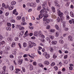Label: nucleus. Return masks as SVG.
<instances>
[{
    "mask_svg": "<svg viewBox=\"0 0 74 74\" xmlns=\"http://www.w3.org/2000/svg\"><path fill=\"white\" fill-rule=\"evenodd\" d=\"M49 37L51 39V40H53L54 39V36L52 35H49Z\"/></svg>",
    "mask_w": 74,
    "mask_h": 74,
    "instance_id": "obj_24",
    "label": "nucleus"
},
{
    "mask_svg": "<svg viewBox=\"0 0 74 74\" xmlns=\"http://www.w3.org/2000/svg\"><path fill=\"white\" fill-rule=\"evenodd\" d=\"M21 26L20 25H16V28H18V27H20Z\"/></svg>",
    "mask_w": 74,
    "mask_h": 74,
    "instance_id": "obj_57",
    "label": "nucleus"
},
{
    "mask_svg": "<svg viewBox=\"0 0 74 74\" xmlns=\"http://www.w3.org/2000/svg\"><path fill=\"white\" fill-rule=\"evenodd\" d=\"M43 55L45 56L46 59H49V54H47V52H45L43 53Z\"/></svg>",
    "mask_w": 74,
    "mask_h": 74,
    "instance_id": "obj_6",
    "label": "nucleus"
},
{
    "mask_svg": "<svg viewBox=\"0 0 74 74\" xmlns=\"http://www.w3.org/2000/svg\"><path fill=\"white\" fill-rule=\"evenodd\" d=\"M54 3L55 4H58V0H55L54 1Z\"/></svg>",
    "mask_w": 74,
    "mask_h": 74,
    "instance_id": "obj_47",
    "label": "nucleus"
},
{
    "mask_svg": "<svg viewBox=\"0 0 74 74\" xmlns=\"http://www.w3.org/2000/svg\"><path fill=\"white\" fill-rule=\"evenodd\" d=\"M7 25L8 26H11V24L10 23H7Z\"/></svg>",
    "mask_w": 74,
    "mask_h": 74,
    "instance_id": "obj_43",
    "label": "nucleus"
},
{
    "mask_svg": "<svg viewBox=\"0 0 74 74\" xmlns=\"http://www.w3.org/2000/svg\"><path fill=\"white\" fill-rule=\"evenodd\" d=\"M5 15L6 16H8L9 15V13L8 12H7L5 13Z\"/></svg>",
    "mask_w": 74,
    "mask_h": 74,
    "instance_id": "obj_62",
    "label": "nucleus"
},
{
    "mask_svg": "<svg viewBox=\"0 0 74 74\" xmlns=\"http://www.w3.org/2000/svg\"><path fill=\"white\" fill-rule=\"evenodd\" d=\"M49 28H50V25H48L46 27L47 29H49Z\"/></svg>",
    "mask_w": 74,
    "mask_h": 74,
    "instance_id": "obj_59",
    "label": "nucleus"
},
{
    "mask_svg": "<svg viewBox=\"0 0 74 74\" xmlns=\"http://www.w3.org/2000/svg\"><path fill=\"white\" fill-rule=\"evenodd\" d=\"M54 69L55 70H56V71L57 70H58V68L56 66L54 67Z\"/></svg>",
    "mask_w": 74,
    "mask_h": 74,
    "instance_id": "obj_35",
    "label": "nucleus"
},
{
    "mask_svg": "<svg viewBox=\"0 0 74 74\" xmlns=\"http://www.w3.org/2000/svg\"><path fill=\"white\" fill-rule=\"evenodd\" d=\"M68 40L69 41H73V37L70 36H69Z\"/></svg>",
    "mask_w": 74,
    "mask_h": 74,
    "instance_id": "obj_10",
    "label": "nucleus"
},
{
    "mask_svg": "<svg viewBox=\"0 0 74 74\" xmlns=\"http://www.w3.org/2000/svg\"><path fill=\"white\" fill-rule=\"evenodd\" d=\"M24 32H25V31H22L20 32V34L21 35H23L24 34Z\"/></svg>",
    "mask_w": 74,
    "mask_h": 74,
    "instance_id": "obj_34",
    "label": "nucleus"
},
{
    "mask_svg": "<svg viewBox=\"0 0 74 74\" xmlns=\"http://www.w3.org/2000/svg\"><path fill=\"white\" fill-rule=\"evenodd\" d=\"M36 64H37L36 63V62H33V64L34 66H36Z\"/></svg>",
    "mask_w": 74,
    "mask_h": 74,
    "instance_id": "obj_63",
    "label": "nucleus"
},
{
    "mask_svg": "<svg viewBox=\"0 0 74 74\" xmlns=\"http://www.w3.org/2000/svg\"><path fill=\"white\" fill-rule=\"evenodd\" d=\"M49 49L51 52H53V48H52V47H50Z\"/></svg>",
    "mask_w": 74,
    "mask_h": 74,
    "instance_id": "obj_39",
    "label": "nucleus"
},
{
    "mask_svg": "<svg viewBox=\"0 0 74 74\" xmlns=\"http://www.w3.org/2000/svg\"><path fill=\"white\" fill-rule=\"evenodd\" d=\"M15 41H18L19 40V38L18 37H16L14 39Z\"/></svg>",
    "mask_w": 74,
    "mask_h": 74,
    "instance_id": "obj_38",
    "label": "nucleus"
},
{
    "mask_svg": "<svg viewBox=\"0 0 74 74\" xmlns=\"http://www.w3.org/2000/svg\"><path fill=\"white\" fill-rule=\"evenodd\" d=\"M29 28L30 29H34V27H32V26H30L29 27Z\"/></svg>",
    "mask_w": 74,
    "mask_h": 74,
    "instance_id": "obj_61",
    "label": "nucleus"
},
{
    "mask_svg": "<svg viewBox=\"0 0 74 74\" xmlns=\"http://www.w3.org/2000/svg\"><path fill=\"white\" fill-rule=\"evenodd\" d=\"M46 22H45L44 23V26H47V23H47V21H45Z\"/></svg>",
    "mask_w": 74,
    "mask_h": 74,
    "instance_id": "obj_51",
    "label": "nucleus"
},
{
    "mask_svg": "<svg viewBox=\"0 0 74 74\" xmlns=\"http://www.w3.org/2000/svg\"><path fill=\"white\" fill-rule=\"evenodd\" d=\"M47 1L43 3V4L42 5L43 8L44 10L42 9L41 10L40 12L41 13H43L44 12V11H46V13H47V12L46 11V8H47Z\"/></svg>",
    "mask_w": 74,
    "mask_h": 74,
    "instance_id": "obj_1",
    "label": "nucleus"
},
{
    "mask_svg": "<svg viewBox=\"0 0 74 74\" xmlns=\"http://www.w3.org/2000/svg\"><path fill=\"white\" fill-rule=\"evenodd\" d=\"M59 42L60 43V44H63L64 42H63V40H59Z\"/></svg>",
    "mask_w": 74,
    "mask_h": 74,
    "instance_id": "obj_32",
    "label": "nucleus"
},
{
    "mask_svg": "<svg viewBox=\"0 0 74 74\" xmlns=\"http://www.w3.org/2000/svg\"><path fill=\"white\" fill-rule=\"evenodd\" d=\"M40 33V31L39 32H35L34 33V36H38V35L39 34V33Z\"/></svg>",
    "mask_w": 74,
    "mask_h": 74,
    "instance_id": "obj_12",
    "label": "nucleus"
},
{
    "mask_svg": "<svg viewBox=\"0 0 74 74\" xmlns=\"http://www.w3.org/2000/svg\"><path fill=\"white\" fill-rule=\"evenodd\" d=\"M68 62H69L68 60H65L64 61V63L66 64L68 63Z\"/></svg>",
    "mask_w": 74,
    "mask_h": 74,
    "instance_id": "obj_46",
    "label": "nucleus"
},
{
    "mask_svg": "<svg viewBox=\"0 0 74 74\" xmlns=\"http://www.w3.org/2000/svg\"><path fill=\"white\" fill-rule=\"evenodd\" d=\"M22 61H20L18 62V64H19L20 65L21 64H22Z\"/></svg>",
    "mask_w": 74,
    "mask_h": 74,
    "instance_id": "obj_55",
    "label": "nucleus"
},
{
    "mask_svg": "<svg viewBox=\"0 0 74 74\" xmlns=\"http://www.w3.org/2000/svg\"><path fill=\"white\" fill-rule=\"evenodd\" d=\"M2 7H5V4L4 3H2Z\"/></svg>",
    "mask_w": 74,
    "mask_h": 74,
    "instance_id": "obj_50",
    "label": "nucleus"
},
{
    "mask_svg": "<svg viewBox=\"0 0 74 74\" xmlns=\"http://www.w3.org/2000/svg\"><path fill=\"white\" fill-rule=\"evenodd\" d=\"M10 58H14V56L12 55H11L10 56Z\"/></svg>",
    "mask_w": 74,
    "mask_h": 74,
    "instance_id": "obj_58",
    "label": "nucleus"
},
{
    "mask_svg": "<svg viewBox=\"0 0 74 74\" xmlns=\"http://www.w3.org/2000/svg\"><path fill=\"white\" fill-rule=\"evenodd\" d=\"M19 29L20 30H23L25 29V28L23 27H21V26L19 27Z\"/></svg>",
    "mask_w": 74,
    "mask_h": 74,
    "instance_id": "obj_28",
    "label": "nucleus"
},
{
    "mask_svg": "<svg viewBox=\"0 0 74 74\" xmlns=\"http://www.w3.org/2000/svg\"><path fill=\"white\" fill-rule=\"evenodd\" d=\"M6 30L8 31V30H9V31H11V28L10 27H7L6 28Z\"/></svg>",
    "mask_w": 74,
    "mask_h": 74,
    "instance_id": "obj_31",
    "label": "nucleus"
},
{
    "mask_svg": "<svg viewBox=\"0 0 74 74\" xmlns=\"http://www.w3.org/2000/svg\"><path fill=\"white\" fill-rule=\"evenodd\" d=\"M51 32H52V33H54V32H55V29H51L50 30Z\"/></svg>",
    "mask_w": 74,
    "mask_h": 74,
    "instance_id": "obj_45",
    "label": "nucleus"
},
{
    "mask_svg": "<svg viewBox=\"0 0 74 74\" xmlns=\"http://www.w3.org/2000/svg\"><path fill=\"white\" fill-rule=\"evenodd\" d=\"M49 63V62L48 61H45L44 62V64L45 65H46L47 66V65H48Z\"/></svg>",
    "mask_w": 74,
    "mask_h": 74,
    "instance_id": "obj_23",
    "label": "nucleus"
},
{
    "mask_svg": "<svg viewBox=\"0 0 74 74\" xmlns=\"http://www.w3.org/2000/svg\"><path fill=\"white\" fill-rule=\"evenodd\" d=\"M47 9L48 11L49 12H50V14H52L53 13V12H51L50 10H49V7H47Z\"/></svg>",
    "mask_w": 74,
    "mask_h": 74,
    "instance_id": "obj_18",
    "label": "nucleus"
},
{
    "mask_svg": "<svg viewBox=\"0 0 74 74\" xmlns=\"http://www.w3.org/2000/svg\"><path fill=\"white\" fill-rule=\"evenodd\" d=\"M48 17V15L46 14L43 16V21L46 22L47 23H49L50 21H52L51 19H47V18Z\"/></svg>",
    "mask_w": 74,
    "mask_h": 74,
    "instance_id": "obj_2",
    "label": "nucleus"
},
{
    "mask_svg": "<svg viewBox=\"0 0 74 74\" xmlns=\"http://www.w3.org/2000/svg\"><path fill=\"white\" fill-rule=\"evenodd\" d=\"M64 30L65 31H68V30H69V28L67 27L64 28Z\"/></svg>",
    "mask_w": 74,
    "mask_h": 74,
    "instance_id": "obj_41",
    "label": "nucleus"
},
{
    "mask_svg": "<svg viewBox=\"0 0 74 74\" xmlns=\"http://www.w3.org/2000/svg\"><path fill=\"white\" fill-rule=\"evenodd\" d=\"M52 11L54 12H55V9L54 8H52Z\"/></svg>",
    "mask_w": 74,
    "mask_h": 74,
    "instance_id": "obj_42",
    "label": "nucleus"
},
{
    "mask_svg": "<svg viewBox=\"0 0 74 74\" xmlns=\"http://www.w3.org/2000/svg\"><path fill=\"white\" fill-rule=\"evenodd\" d=\"M14 53H13V54L15 55L16 54V51H14L13 52Z\"/></svg>",
    "mask_w": 74,
    "mask_h": 74,
    "instance_id": "obj_64",
    "label": "nucleus"
},
{
    "mask_svg": "<svg viewBox=\"0 0 74 74\" xmlns=\"http://www.w3.org/2000/svg\"><path fill=\"white\" fill-rule=\"evenodd\" d=\"M39 18H42L43 17V14L42 13H41L40 14L39 16Z\"/></svg>",
    "mask_w": 74,
    "mask_h": 74,
    "instance_id": "obj_17",
    "label": "nucleus"
},
{
    "mask_svg": "<svg viewBox=\"0 0 74 74\" xmlns=\"http://www.w3.org/2000/svg\"><path fill=\"white\" fill-rule=\"evenodd\" d=\"M65 15H67L69 14V12H68V11H65Z\"/></svg>",
    "mask_w": 74,
    "mask_h": 74,
    "instance_id": "obj_52",
    "label": "nucleus"
},
{
    "mask_svg": "<svg viewBox=\"0 0 74 74\" xmlns=\"http://www.w3.org/2000/svg\"><path fill=\"white\" fill-rule=\"evenodd\" d=\"M4 54H7V53H8V51L5 50L4 52Z\"/></svg>",
    "mask_w": 74,
    "mask_h": 74,
    "instance_id": "obj_48",
    "label": "nucleus"
},
{
    "mask_svg": "<svg viewBox=\"0 0 74 74\" xmlns=\"http://www.w3.org/2000/svg\"><path fill=\"white\" fill-rule=\"evenodd\" d=\"M64 21V17H63V16L60 17V21H61V22H63Z\"/></svg>",
    "mask_w": 74,
    "mask_h": 74,
    "instance_id": "obj_14",
    "label": "nucleus"
},
{
    "mask_svg": "<svg viewBox=\"0 0 74 74\" xmlns=\"http://www.w3.org/2000/svg\"><path fill=\"white\" fill-rule=\"evenodd\" d=\"M67 56H68L67 55H65L64 57V59H67Z\"/></svg>",
    "mask_w": 74,
    "mask_h": 74,
    "instance_id": "obj_60",
    "label": "nucleus"
},
{
    "mask_svg": "<svg viewBox=\"0 0 74 74\" xmlns=\"http://www.w3.org/2000/svg\"><path fill=\"white\" fill-rule=\"evenodd\" d=\"M8 40L9 41L11 42L12 40V38H8Z\"/></svg>",
    "mask_w": 74,
    "mask_h": 74,
    "instance_id": "obj_37",
    "label": "nucleus"
},
{
    "mask_svg": "<svg viewBox=\"0 0 74 74\" xmlns=\"http://www.w3.org/2000/svg\"><path fill=\"white\" fill-rule=\"evenodd\" d=\"M70 14L71 16V17H72V18H74V13H73V12H70Z\"/></svg>",
    "mask_w": 74,
    "mask_h": 74,
    "instance_id": "obj_22",
    "label": "nucleus"
},
{
    "mask_svg": "<svg viewBox=\"0 0 74 74\" xmlns=\"http://www.w3.org/2000/svg\"><path fill=\"white\" fill-rule=\"evenodd\" d=\"M33 44H34V42L29 41L28 46V48H32L33 47Z\"/></svg>",
    "mask_w": 74,
    "mask_h": 74,
    "instance_id": "obj_5",
    "label": "nucleus"
},
{
    "mask_svg": "<svg viewBox=\"0 0 74 74\" xmlns=\"http://www.w3.org/2000/svg\"><path fill=\"white\" fill-rule=\"evenodd\" d=\"M16 9H15L14 10L13 12V14H15V13L16 12V15H17L18 14V12H16Z\"/></svg>",
    "mask_w": 74,
    "mask_h": 74,
    "instance_id": "obj_13",
    "label": "nucleus"
},
{
    "mask_svg": "<svg viewBox=\"0 0 74 74\" xmlns=\"http://www.w3.org/2000/svg\"><path fill=\"white\" fill-rule=\"evenodd\" d=\"M16 1H13L11 2V5H15V4H16Z\"/></svg>",
    "mask_w": 74,
    "mask_h": 74,
    "instance_id": "obj_25",
    "label": "nucleus"
},
{
    "mask_svg": "<svg viewBox=\"0 0 74 74\" xmlns=\"http://www.w3.org/2000/svg\"><path fill=\"white\" fill-rule=\"evenodd\" d=\"M52 44H53V45H56V44H57V41L55 40L52 41Z\"/></svg>",
    "mask_w": 74,
    "mask_h": 74,
    "instance_id": "obj_21",
    "label": "nucleus"
},
{
    "mask_svg": "<svg viewBox=\"0 0 74 74\" xmlns=\"http://www.w3.org/2000/svg\"><path fill=\"white\" fill-rule=\"evenodd\" d=\"M28 33V31H27L25 33L24 35H25V36H27V34Z\"/></svg>",
    "mask_w": 74,
    "mask_h": 74,
    "instance_id": "obj_44",
    "label": "nucleus"
},
{
    "mask_svg": "<svg viewBox=\"0 0 74 74\" xmlns=\"http://www.w3.org/2000/svg\"><path fill=\"white\" fill-rule=\"evenodd\" d=\"M41 7L39 6L37 8V10L38 11H40V10H41Z\"/></svg>",
    "mask_w": 74,
    "mask_h": 74,
    "instance_id": "obj_36",
    "label": "nucleus"
},
{
    "mask_svg": "<svg viewBox=\"0 0 74 74\" xmlns=\"http://www.w3.org/2000/svg\"><path fill=\"white\" fill-rule=\"evenodd\" d=\"M11 70V71H13L14 70V66H10V67Z\"/></svg>",
    "mask_w": 74,
    "mask_h": 74,
    "instance_id": "obj_33",
    "label": "nucleus"
},
{
    "mask_svg": "<svg viewBox=\"0 0 74 74\" xmlns=\"http://www.w3.org/2000/svg\"><path fill=\"white\" fill-rule=\"evenodd\" d=\"M10 47H9L8 46L5 48V51H9L10 50Z\"/></svg>",
    "mask_w": 74,
    "mask_h": 74,
    "instance_id": "obj_29",
    "label": "nucleus"
},
{
    "mask_svg": "<svg viewBox=\"0 0 74 74\" xmlns=\"http://www.w3.org/2000/svg\"><path fill=\"white\" fill-rule=\"evenodd\" d=\"M56 36L57 37H58V36L59 35V32H56Z\"/></svg>",
    "mask_w": 74,
    "mask_h": 74,
    "instance_id": "obj_54",
    "label": "nucleus"
},
{
    "mask_svg": "<svg viewBox=\"0 0 74 74\" xmlns=\"http://www.w3.org/2000/svg\"><path fill=\"white\" fill-rule=\"evenodd\" d=\"M55 27L56 29V30H59V26H58V25H55Z\"/></svg>",
    "mask_w": 74,
    "mask_h": 74,
    "instance_id": "obj_20",
    "label": "nucleus"
},
{
    "mask_svg": "<svg viewBox=\"0 0 74 74\" xmlns=\"http://www.w3.org/2000/svg\"><path fill=\"white\" fill-rule=\"evenodd\" d=\"M16 45V44H15V43L14 42H12L11 45V47L12 48H14V47H15Z\"/></svg>",
    "mask_w": 74,
    "mask_h": 74,
    "instance_id": "obj_16",
    "label": "nucleus"
},
{
    "mask_svg": "<svg viewBox=\"0 0 74 74\" xmlns=\"http://www.w3.org/2000/svg\"><path fill=\"white\" fill-rule=\"evenodd\" d=\"M11 22H12V23H15V20H12L11 21Z\"/></svg>",
    "mask_w": 74,
    "mask_h": 74,
    "instance_id": "obj_56",
    "label": "nucleus"
},
{
    "mask_svg": "<svg viewBox=\"0 0 74 74\" xmlns=\"http://www.w3.org/2000/svg\"><path fill=\"white\" fill-rule=\"evenodd\" d=\"M66 19L67 20H69V19H70V17H69V16L67 15L66 16Z\"/></svg>",
    "mask_w": 74,
    "mask_h": 74,
    "instance_id": "obj_49",
    "label": "nucleus"
},
{
    "mask_svg": "<svg viewBox=\"0 0 74 74\" xmlns=\"http://www.w3.org/2000/svg\"><path fill=\"white\" fill-rule=\"evenodd\" d=\"M22 21L23 22H21V25H26L27 23H25V17H23L22 18Z\"/></svg>",
    "mask_w": 74,
    "mask_h": 74,
    "instance_id": "obj_4",
    "label": "nucleus"
},
{
    "mask_svg": "<svg viewBox=\"0 0 74 74\" xmlns=\"http://www.w3.org/2000/svg\"><path fill=\"white\" fill-rule=\"evenodd\" d=\"M70 66L69 67V69L70 70H73V64H70L69 65Z\"/></svg>",
    "mask_w": 74,
    "mask_h": 74,
    "instance_id": "obj_11",
    "label": "nucleus"
},
{
    "mask_svg": "<svg viewBox=\"0 0 74 74\" xmlns=\"http://www.w3.org/2000/svg\"><path fill=\"white\" fill-rule=\"evenodd\" d=\"M46 41H49V43H50L51 41L50 40V38L49 37H47L46 38Z\"/></svg>",
    "mask_w": 74,
    "mask_h": 74,
    "instance_id": "obj_19",
    "label": "nucleus"
},
{
    "mask_svg": "<svg viewBox=\"0 0 74 74\" xmlns=\"http://www.w3.org/2000/svg\"><path fill=\"white\" fill-rule=\"evenodd\" d=\"M30 7H36V3H31L30 4Z\"/></svg>",
    "mask_w": 74,
    "mask_h": 74,
    "instance_id": "obj_8",
    "label": "nucleus"
},
{
    "mask_svg": "<svg viewBox=\"0 0 74 74\" xmlns=\"http://www.w3.org/2000/svg\"><path fill=\"white\" fill-rule=\"evenodd\" d=\"M29 66H30V70H32L33 69V66H32V64H30Z\"/></svg>",
    "mask_w": 74,
    "mask_h": 74,
    "instance_id": "obj_26",
    "label": "nucleus"
},
{
    "mask_svg": "<svg viewBox=\"0 0 74 74\" xmlns=\"http://www.w3.org/2000/svg\"><path fill=\"white\" fill-rule=\"evenodd\" d=\"M5 68H6V66H3V68H2V69L4 71H0V74H5V71H5Z\"/></svg>",
    "mask_w": 74,
    "mask_h": 74,
    "instance_id": "obj_3",
    "label": "nucleus"
},
{
    "mask_svg": "<svg viewBox=\"0 0 74 74\" xmlns=\"http://www.w3.org/2000/svg\"><path fill=\"white\" fill-rule=\"evenodd\" d=\"M55 65V63L54 62H53L51 64V66H54Z\"/></svg>",
    "mask_w": 74,
    "mask_h": 74,
    "instance_id": "obj_40",
    "label": "nucleus"
},
{
    "mask_svg": "<svg viewBox=\"0 0 74 74\" xmlns=\"http://www.w3.org/2000/svg\"><path fill=\"white\" fill-rule=\"evenodd\" d=\"M13 8H14V6L12 5H10L8 8V10H12Z\"/></svg>",
    "mask_w": 74,
    "mask_h": 74,
    "instance_id": "obj_15",
    "label": "nucleus"
},
{
    "mask_svg": "<svg viewBox=\"0 0 74 74\" xmlns=\"http://www.w3.org/2000/svg\"><path fill=\"white\" fill-rule=\"evenodd\" d=\"M38 65L40 67H43V65L41 64V63L39 64Z\"/></svg>",
    "mask_w": 74,
    "mask_h": 74,
    "instance_id": "obj_53",
    "label": "nucleus"
},
{
    "mask_svg": "<svg viewBox=\"0 0 74 74\" xmlns=\"http://www.w3.org/2000/svg\"><path fill=\"white\" fill-rule=\"evenodd\" d=\"M16 19L17 20H21V16H18L16 17Z\"/></svg>",
    "mask_w": 74,
    "mask_h": 74,
    "instance_id": "obj_30",
    "label": "nucleus"
},
{
    "mask_svg": "<svg viewBox=\"0 0 74 74\" xmlns=\"http://www.w3.org/2000/svg\"><path fill=\"white\" fill-rule=\"evenodd\" d=\"M23 47H24V48H25L26 47H27V44L26 43L24 42L23 43Z\"/></svg>",
    "mask_w": 74,
    "mask_h": 74,
    "instance_id": "obj_27",
    "label": "nucleus"
},
{
    "mask_svg": "<svg viewBox=\"0 0 74 74\" xmlns=\"http://www.w3.org/2000/svg\"><path fill=\"white\" fill-rule=\"evenodd\" d=\"M58 15L60 16V17H61L62 16H63V13L62 12H61L59 10L58 11Z\"/></svg>",
    "mask_w": 74,
    "mask_h": 74,
    "instance_id": "obj_7",
    "label": "nucleus"
},
{
    "mask_svg": "<svg viewBox=\"0 0 74 74\" xmlns=\"http://www.w3.org/2000/svg\"><path fill=\"white\" fill-rule=\"evenodd\" d=\"M39 37H41L42 38H44L45 37V36H44V35L41 34V31H39Z\"/></svg>",
    "mask_w": 74,
    "mask_h": 74,
    "instance_id": "obj_9",
    "label": "nucleus"
}]
</instances>
